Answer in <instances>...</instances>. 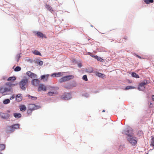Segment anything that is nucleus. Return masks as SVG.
Masks as SVG:
<instances>
[{"instance_id":"obj_40","label":"nucleus","mask_w":154,"mask_h":154,"mask_svg":"<svg viewBox=\"0 0 154 154\" xmlns=\"http://www.w3.org/2000/svg\"><path fill=\"white\" fill-rule=\"evenodd\" d=\"M149 0H144V2L146 4H148Z\"/></svg>"},{"instance_id":"obj_6","label":"nucleus","mask_w":154,"mask_h":154,"mask_svg":"<svg viewBox=\"0 0 154 154\" xmlns=\"http://www.w3.org/2000/svg\"><path fill=\"white\" fill-rule=\"evenodd\" d=\"M71 95L69 93H65L64 95L61 96L62 99L64 100H68L70 99Z\"/></svg>"},{"instance_id":"obj_1","label":"nucleus","mask_w":154,"mask_h":154,"mask_svg":"<svg viewBox=\"0 0 154 154\" xmlns=\"http://www.w3.org/2000/svg\"><path fill=\"white\" fill-rule=\"evenodd\" d=\"M28 82V79L26 78L22 80L19 83L20 88L22 90H26Z\"/></svg>"},{"instance_id":"obj_36","label":"nucleus","mask_w":154,"mask_h":154,"mask_svg":"<svg viewBox=\"0 0 154 154\" xmlns=\"http://www.w3.org/2000/svg\"><path fill=\"white\" fill-rule=\"evenodd\" d=\"M56 76L57 77H60L61 76V72H58V73H56Z\"/></svg>"},{"instance_id":"obj_37","label":"nucleus","mask_w":154,"mask_h":154,"mask_svg":"<svg viewBox=\"0 0 154 154\" xmlns=\"http://www.w3.org/2000/svg\"><path fill=\"white\" fill-rule=\"evenodd\" d=\"M43 62L42 61H40L39 62H38V64L39 65L42 66V65H43Z\"/></svg>"},{"instance_id":"obj_18","label":"nucleus","mask_w":154,"mask_h":154,"mask_svg":"<svg viewBox=\"0 0 154 154\" xmlns=\"http://www.w3.org/2000/svg\"><path fill=\"white\" fill-rule=\"evenodd\" d=\"M14 116L17 119H18L21 117V115L19 113H15L13 114Z\"/></svg>"},{"instance_id":"obj_41","label":"nucleus","mask_w":154,"mask_h":154,"mask_svg":"<svg viewBox=\"0 0 154 154\" xmlns=\"http://www.w3.org/2000/svg\"><path fill=\"white\" fill-rule=\"evenodd\" d=\"M56 76V73H53L51 75V76H52L53 77H54Z\"/></svg>"},{"instance_id":"obj_29","label":"nucleus","mask_w":154,"mask_h":154,"mask_svg":"<svg viewBox=\"0 0 154 154\" xmlns=\"http://www.w3.org/2000/svg\"><path fill=\"white\" fill-rule=\"evenodd\" d=\"M21 54H17L16 57V59L17 60V62H18L19 60L20 59V58L21 57Z\"/></svg>"},{"instance_id":"obj_26","label":"nucleus","mask_w":154,"mask_h":154,"mask_svg":"<svg viewBox=\"0 0 154 154\" xmlns=\"http://www.w3.org/2000/svg\"><path fill=\"white\" fill-rule=\"evenodd\" d=\"M16 80V78L14 76L10 77L8 79V81H14Z\"/></svg>"},{"instance_id":"obj_30","label":"nucleus","mask_w":154,"mask_h":154,"mask_svg":"<svg viewBox=\"0 0 154 154\" xmlns=\"http://www.w3.org/2000/svg\"><path fill=\"white\" fill-rule=\"evenodd\" d=\"M134 88H135L133 86H127L125 88V90H128L129 89H134Z\"/></svg>"},{"instance_id":"obj_5","label":"nucleus","mask_w":154,"mask_h":154,"mask_svg":"<svg viewBox=\"0 0 154 154\" xmlns=\"http://www.w3.org/2000/svg\"><path fill=\"white\" fill-rule=\"evenodd\" d=\"M123 134L127 135V137H132L133 136V131L131 128H128L123 131Z\"/></svg>"},{"instance_id":"obj_7","label":"nucleus","mask_w":154,"mask_h":154,"mask_svg":"<svg viewBox=\"0 0 154 154\" xmlns=\"http://www.w3.org/2000/svg\"><path fill=\"white\" fill-rule=\"evenodd\" d=\"M47 89L46 87L43 84H41L38 87V91H46Z\"/></svg>"},{"instance_id":"obj_8","label":"nucleus","mask_w":154,"mask_h":154,"mask_svg":"<svg viewBox=\"0 0 154 154\" xmlns=\"http://www.w3.org/2000/svg\"><path fill=\"white\" fill-rule=\"evenodd\" d=\"M34 33L37 35V36L41 38H46V36L42 32H35Z\"/></svg>"},{"instance_id":"obj_34","label":"nucleus","mask_w":154,"mask_h":154,"mask_svg":"<svg viewBox=\"0 0 154 154\" xmlns=\"http://www.w3.org/2000/svg\"><path fill=\"white\" fill-rule=\"evenodd\" d=\"M82 79L85 81H87L88 80L87 76L86 75H83Z\"/></svg>"},{"instance_id":"obj_35","label":"nucleus","mask_w":154,"mask_h":154,"mask_svg":"<svg viewBox=\"0 0 154 154\" xmlns=\"http://www.w3.org/2000/svg\"><path fill=\"white\" fill-rule=\"evenodd\" d=\"M33 111V110L29 109L28 108V109L27 112L28 114H31Z\"/></svg>"},{"instance_id":"obj_31","label":"nucleus","mask_w":154,"mask_h":154,"mask_svg":"<svg viewBox=\"0 0 154 154\" xmlns=\"http://www.w3.org/2000/svg\"><path fill=\"white\" fill-rule=\"evenodd\" d=\"M10 102V100L9 99H6L3 101V103L4 104H8Z\"/></svg>"},{"instance_id":"obj_45","label":"nucleus","mask_w":154,"mask_h":154,"mask_svg":"<svg viewBox=\"0 0 154 154\" xmlns=\"http://www.w3.org/2000/svg\"><path fill=\"white\" fill-rule=\"evenodd\" d=\"M152 100L154 101V95H153L152 96Z\"/></svg>"},{"instance_id":"obj_39","label":"nucleus","mask_w":154,"mask_h":154,"mask_svg":"<svg viewBox=\"0 0 154 154\" xmlns=\"http://www.w3.org/2000/svg\"><path fill=\"white\" fill-rule=\"evenodd\" d=\"M78 66L79 67H80L82 66V64L81 63H79L78 64Z\"/></svg>"},{"instance_id":"obj_15","label":"nucleus","mask_w":154,"mask_h":154,"mask_svg":"<svg viewBox=\"0 0 154 154\" xmlns=\"http://www.w3.org/2000/svg\"><path fill=\"white\" fill-rule=\"evenodd\" d=\"M89 54L92 57H94V58H95V59H97V60L100 61V62H103V60L102 58H101L100 57H98L97 56V55H96V56H94H94H92L91 55V53H89Z\"/></svg>"},{"instance_id":"obj_16","label":"nucleus","mask_w":154,"mask_h":154,"mask_svg":"<svg viewBox=\"0 0 154 154\" xmlns=\"http://www.w3.org/2000/svg\"><path fill=\"white\" fill-rule=\"evenodd\" d=\"M45 7L48 10L51 12L54 11V10L52 9V7L48 5H45Z\"/></svg>"},{"instance_id":"obj_17","label":"nucleus","mask_w":154,"mask_h":154,"mask_svg":"<svg viewBox=\"0 0 154 154\" xmlns=\"http://www.w3.org/2000/svg\"><path fill=\"white\" fill-rule=\"evenodd\" d=\"M14 131L15 130L20 128V125L18 124H16L12 125Z\"/></svg>"},{"instance_id":"obj_33","label":"nucleus","mask_w":154,"mask_h":154,"mask_svg":"<svg viewBox=\"0 0 154 154\" xmlns=\"http://www.w3.org/2000/svg\"><path fill=\"white\" fill-rule=\"evenodd\" d=\"M6 91L5 89L4 88H1L0 89V92L3 93Z\"/></svg>"},{"instance_id":"obj_38","label":"nucleus","mask_w":154,"mask_h":154,"mask_svg":"<svg viewBox=\"0 0 154 154\" xmlns=\"http://www.w3.org/2000/svg\"><path fill=\"white\" fill-rule=\"evenodd\" d=\"M153 2V0H149L148 2V4H149L150 3H152Z\"/></svg>"},{"instance_id":"obj_49","label":"nucleus","mask_w":154,"mask_h":154,"mask_svg":"<svg viewBox=\"0 0 154 154\" xmlns=\"http://www.w3.org/2000/svg\"><path fill=\"white\" fill-rule=\"evenodd\" d=\"M146 154H148V153H146Z\"/></svg>"},{"instance_id":"obj_48","label":"nucleus","mask_w":154,"mask_h":154,"mask_svg":"<svg viewBox=\"0 0 154 154\" xmlns=\"http://www.w3.org/2000/svg\"><path fill=\"white\" fill-rule=\"evenodd\" d=\"M8 112H10V111H8Z\"/></svg>"},{"instance_id":"obj_10","label":"nucleus","mask_w":154,"mask_h":154,"mask_svg":"<svg viewBox=\"0 0 154 154\" xmlns=\"http://www.w3.org/2000/svg\"><path fill=\"white\" fill-rule=\"evenodd\" d=\"M40 81L37 79H34L32 81V84L35 86H38L39 84Z\"/></svg>"},{"instance_id":"obj_43","label":"nucleus","mask_w":154,"mask_h":154,"mask_svg":"<svg viewBox=\"0 0 154 154\" xmlns=\"http://www.w3.org/2000/svg\"><path fill=\"white\" fill-rule=\"evenodd\" d=\"M29 97L30 98H34L35 99H36V97H33L32 96H30V95H29Z\"/></svg>"},{"instance_id":"obj_27","label":"nucleus","mask_w":154,"mask_h":154,"mask_svg":"<svg viewBox=\"0 0 154 154\" xmlns=\"http://www.w3.org/2000/svg\"><path fill=\"white\" fill-rule=\"evenodd\" d=\"M5 148V145L3 144H0V151L4 150Z\"/></svg>"},{"instance_id":"obj_47","label":"nucleus","mask_w":154,"mask_h":154,"mask_svg":"<svg viewBox=\"0 0 154 154\" xmlns=\"http://www.w3.org/2000/svg\"><path fill=\"white\" fill-rule=\"evenodd\" d=\"M105 110H103V111H102V112H105Z\"/></svg>"},{"instance_id":"obj_2","label":"nucleus","mask_w":154,"mask_h":154,"mask_svg":"<svg viewBox=\"0 0 154 154\" xmlns=\"http://www.w3.org/2000/svg\"><path fill=\"white\" fill-rule=\"evenodd\" d=\"M74 76L73 75H70L65 76L61 78L59 80V82L60 83L69 81L70 79H73Z\"/></svg>"},{"instance_id":"obj_3","label":"nucleus","mask_w":154,"mask_h":154,"mask_svg":"<svg viewBox=\"0 0 154 154\" xmlns=\"http://www.w3.org/2000/svg\"><path fill=\"white\" fill-rule=\"evenodd\" d=\"M148 83V81L147 80H144L139 84L138 89L140 91H143L145 88L146 85Z\"/></svg>"},{"instance_id":"obj_23","label":"nucleus","mask_w":154,"mask_h":154,"mask_svg":"<svg viewBox=\"0 0 154 154\" xmlns=\"http://www.w3.org/2000/svg\"><path fill=\"white\" fill-rule=\"evenodd\" d=\"M57 91H50L47 93V95L48 96H52L54 94H57Z\"/></svg>"},{"instance_id":"obj_20","label":"nucleus","mask_w":154,"mask_h":154,"mask_svg":"<svg viewBox=\"0 0 154 154\" xmlns=\"http://www.w3.org/2000/svg\"><path fill=\"white\" fill-rule=\"evenodd\" d=\"M20 109L21 111L24 112L26 110V107L24 105H22L20 106Z\"/></svg>"},{"instance_id":"obj_11","label":"nucleus","mask_w":154,"mask_h":154,"mask_svg":"<svg viewBox=\"0 0 154 154\" xmlns=\"http://www.w3.org/2000/svg\"><path fill=\"white\" fill-rule=\"evenodd\" d=\"M26 74L31 78H36L37 75L31 71H28L26 72Z\"/></svg>"},{"instance_id":"obj_44","label":"nucleus","mask_w":154,"mask_h":154,"mask_svg":"<svg viewBox=\"0 0 154 154\" xmlns=\"http://www.w3.org/2000/svg\"><path fill=\"white\" fill-rule=\"evenodd\" d=\"M136 56L137 57H138L139 58H140V59L141 58V57H140L139 56H138L136 54Z\"/></svg>"},{"instance_id":"obj_28","label":"nucleus","mask_w":154,"mask_h":154,"mask_svg":"<svg viewBox=\"0 0 154 154\" xmlns=\"http://www.w3.org/2000/svg\"><path fill=\"white\" fill-rule=\"evenodd\" d=\"M49 75L48 74L46 75H42L41 76V79H43L45 78H46V79H48V77Z\"/></svg>"},{"instance_id":"obj_32","label":"nucleus","mask_w":154,"mask_h":154,"mask_svg":"<svg viewBox=\"0 0 154 154\" xmlns=\"http://www.w3.org/2000/svg\"><path fill=\"white\" fill-rule=\"evenodd\" d=\"M21 69L20 67L19 66H17L14 69V71L16 72L19 71Z\"/></svg>"},{"instance_id":"obj_46","label":"nucleus","mask_w":154,"mask_h":154,"mask_svg":"<svg viewBox=\"0 0 154 154\" xmlns=\"http://www.w3.org/2000/svg\"><path fill=\"white\" fill-rule=\"evenodd\" d=\"M127 38H128V37H127L124 38H125V39H127Z\"/></svg>"},{"instance_id":"obj_22","label":"nucleus","mask_w":154,"mask_h":154,"mask_svg":"<svg viewBox=\"0 0 154 154\" xmlns=\"http://www.w3.org/2000/svg\"><path fill=\"white\" fill-rule=\"evenodd\" d=\"M96 75L99 77H100L102 78H103L105 76V75L99 72H96Z\"/></svg>"},{"instance_id":"obj_42","label":"nucleus","mask_w":154,"mask_h":154,"mask_svg":"<svg viewBox=\"0 0 154 154\" xmlns=\"http://www.w3.org/2000/svg\"><path fill=\"white\" fill-rule=\"evenodd\" d=\"M14 98V95H13L10 98V99L11 100L13 99Z\"/></svg>"},{"instance_id":"obj_21","label":"nucleus","mask_w":154,"mask_h":154,"mask_svg":"<svg viewBox=\"0 0 154 154\" xmlns=\"http://www.w3.org/2000/svg\"><path fill=\"white\" fill-rule=\"evenodd\" d=\"M152 138L151 139V143L150 146L153 147V149H154V137L152 136Z\"/></svg>"},{"instance_id":"obj_25","label":"nucleus","mask_w":154,"mask_h":154,"mask_svg":"<svg viewBox=\"0 0 154 154\" xmlns=\"http://www.w3.org/2000/svg\"><path fill=\"white\" fill-rule=\"evenodd\" d=\"M131 75L133 77L136 78H139V75L135 72H132L131 74Z\"/></svg>"},{"instance_id":"obj_13","label":"nucleus","mask_w":154,"mask_h":154,"mask_svg":"<svg viewBox=\"0 0 154 154\" xmlns=\"http://www.w3.org/2000/svg\"><path fill=\"white\" fill-rule=\"evenodd\" d=\"M22 98L21 97V94H17L16 97V100L18 102L22 100Z\"/></svg>"},{"instance_id":"obj_4","label":"nucleus","mask_w":154,"mask_h":154,"mask_svg":"<svg viewBox=\"0 0 154 154\" xmlns=\"http://www.w3.org/2000/svg\"><path fill=\"white\" fill-rule=\"evenodd\" d=\"M129 142L132 145L134 146L137 143V141L135 137H127Z\"/></svg>"},{"instance_id":"obj_12","label":"nucleus","mask_w":154,"mask_h":154,"mask_svg":"<svg viewBox=\"0 0 154 154\" xmlns=\"http://www.w3.org/2000/svg\"><path fill=\"white\" fill-rule=\"evenodd\" d=\"M12 126H8L6 128V132L7 133H10L14 132Z\"/></svg>"},{"instance_id":"obj_24","label":"nucleus","mask_w":154,"mask_h":154,"mask_svg":"<svg viewBox=\"0 0 154 154\" xmlns=\"http://www.w3.org/2000/svg\"><path fill=\"white\" fill-rule=\"evenodd\" d=\"M32 52L34 54H35V55H39L40 56H42V55H41V53L37 50H35L34 51H33Z\"/></svg>"},{"instance_id":"obj_9","label":"nucleus","mask_w":154,"mask_h":154,"mask_svg":"<svg viewBox=\"0 0 154 154\" xmlns=\"http://www.w3.org/2000/svg\"><path fill=\"white\" fill-rule=\"evenodd\" d=\"M0 116L3 119H8L10 117V115L9 114L7 113H3L1 112L0 113Z\"/></svg>"},{"instance_id":"obj_14","label":"nucleus","mask_w":154,"mask_h":154,"mask_svg":"<svg viewBox=\"0 0 154 154\" xmlns=\"http://www.w3.org/2000/svg\"><path fill=\"white\" fill-rule=\"evenodd\" d=\"M28 108L29 109L32 110H33L36 109H37V107L34 104H29Z\"/></svg>"},{"instance_id":"obj_19","label":"nucleus","mask_w":154,"mask_h":154,"mask_svg":"<svg viewBox=\"0 0 154 154\" xmlns=\"http://www.w3.org/2000/svg\"><path fill=\"white\" fill-rule=\"evenodd\" d=\"M48 88L51 91H57V88L50 86L48 87Z\"/></svg>"}]
</instances>
